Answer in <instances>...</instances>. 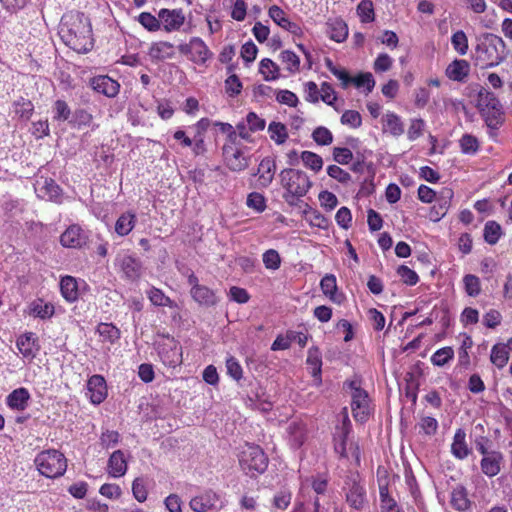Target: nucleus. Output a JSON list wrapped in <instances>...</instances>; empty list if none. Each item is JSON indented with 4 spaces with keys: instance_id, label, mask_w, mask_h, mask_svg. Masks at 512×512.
<instances>
[{
    "instance_id": "obj_1",
    "label": "nucleus",
    "mask_w": 512,
    "mask_h": 512,
    "mask_svg": "<svg viewBox=\"0 0 512 512\" xmlns=\"http://www.w3.org/2000/svg\"><path fill=\"white\" fill-rule=\"evenodd\" d=\"M281 185L285 188L284 198L291 203L290 198H300L306 195L312 183L308 175L301 170L292 168L283 169L279 173Z\"/></svg>"
},
{
    "instance_id": "obj_2",
    "label": "nucleus",
    "mask_w": 512,
    "mask_h": 512,
    "mask_svg": "<svg viewBox=\"0 0 512 512\" xmlns=\"http://www.w3.org/2000/svg\"><path fill=\"white\" fill-rule=\"evenodd\" d=\"M506 57V46L497 34H485L484 41L477 46V58L484 67H493Z\"/></svg>"
},
{
    "instance_id": "obj_3",
    "label": "nucleus",
    "mask_w": 512,
    "mask_h": 512,
    "mask_svg": "<svg viewBox=\"0 0 512 512\" xmlns=\"http://www.w3.org/2000/svg\"><path fill=\"white\" fill-rule=\"evenodd\" d=\"M342 423L336 427L334 434V451L342 459H349L350 456L360 465V449L357 443L351 442L347 448V439L351 432V422L348 417L347 409L342 412Z\"/></svg>"
},
{
    "instance_id": "obj_4",
    "label": "nucleus",
    "mask_w": 512,
    "mask_h": 512,
    "mask_svg": "<svg viewBox=\"0 0 512 512\" xmlns=\"http://www.w3.org/2000/svg\"><path fill=\"white\" fill-rule=\"evenodd\" d=\"M239 464L246 475L253 477L262 474L268 467V457L263 449L254 444H246L239 455Z\"/></svg>"
},
{
    "instance_id": "obj_5",
    "label": "nucleus",
    "mask_w": 512,
    "mask_h": 512,
    "mask_svg": "<svg viewBox=\"0 0 512 512\" xmlns=\"http://www.w3.org/2000/svg\"><path fill=\"white\" fill-rule=\"evenodd\" d=\"M34 462L38 471L47 478L60 477L67 468L65 456L57 450L42 451L36 456Z\"/></svg>"
},
{
    "instance_id": "obj_6",
    "label": "nucleus",
    "mask_w": 512,
    "mask_h": 512,
    "mask_svg": "<svg viewBox=\"0 0 512 512\" xmlns=\"http://www.w3.org/2000/svg\"><path fill=\"white\" fill-rule=\"evenodd\" d=\"M345 385L351 390V408L354 419L358 422H365L369 414L368 393L360 387L357 380L347 381Z\"/></svg>"
},
{
    "instance_id": "obj_7",
    "label": "nucleus",
    "mask_w": 512,
    "mask_h": 512,
    "mask_svg": "<svg viewBox=\"0 0 512 512\" xmlns=\"http://www.w3.org/2000/svg\"><path fill=\"white\" fill-rule=\"evenodd\" d=\"M343 490L346 492V501L350 507L356 510H362L366 503V491L360 484L358 473H351L346 476Z\"/></svg>"
},
{
    "instance_id": "obj_8",
    "label": "nucleus",
    "mask_w": 512,
    "mask_h": 512,
    "mask_svg": "<svg viewBox=\"0 0 512 512\" xmlns=\"http://www.w3.org/2000/svg\"><path fill=\"white\" fill-rule=\"evenodd\" d=\"M189 505L194 512H211L221 510L225 506V502L219 494L207 490L203 494L193 497Z\"/></svg>"
},
{
    "instance_id": "obj_9",
    "label": "nucleus",
    "mask_w": 512,
    "mask_h": 512,
    "mask_svg": "<svg viewBox=\"0 0 512 512\" xmlns=\"http://www.w3.org/2000/svg\"><path fill=\"white\" fill-rule=\"evenodd\" d=\"M179 51L186 55L191 61L203 64L211 56L207 46L200 38H193L188 44H180Z\"/></svg>"
},
{
    "instance_id": "obj_10",
    "label": "nucleus",
    "mask_w": 512,
    "mask_h": 512,
    "mask_svg": "<svg viewBox=\"0 0 512 512\" xmlns=\"http://www.w3.org/2000/svg\"><path fill=\"white\" fill-rule=\"evenodd\" d=\"M222 154L231 171L239 172L245 170L249 165V158L245 157L240 149L234 147V143L225 144Z\"/></svg>"
},
{
    "instance_id": "obj_11",
    "label": "nucleus",
    "mask_w": 512,
    "mask_h": 512,
    "mask_svg": "<svg viewBox=\"0 0 512 512\" xmlns=\"http://www.w3.org/2000/svg\"><path fill=\"white\" fill-rule=\"evenodd\" d=\"M66 46L78 53H87L93 48L92 34H59Z\"/></svg>"
},
{
    "instance_id": "obj_12",
    "label": "nucleus",
    "mask_w": 512,
    "mask_h": 512,
    "mask_svg": "<svg viewBox=\"0 0 512 512\" xmlns=\"http://www.w3.org/2000/svg\"><path fill=\"white\" fill-rule=\"evenodd\" d=\"M159 28L162 26L166 31L179 30L184 24L185 16L181 9H161L158 12Z\"/></svg>"
},
{
    "instance_id": "obj_13",
    "label": "nucleus",
    "mask_w": 512,
    "mask_h": 512,
    "mask_svg": "<svg viewBox=\"0 0 512 512\" xmlns=\"http://www.w3.org/2000/svg\"><path fill=\"white\" fill-rule=\"evenodd\" d=\"M168 340L160 345L158 354L164 365L175 367L182 362L181 347L173 339Z\"/></svg>"
},
{
    "instance_id": "obj_14",
    "label": "nucleus",
    "mask_w": 512,
    "mask_h": 512,
    "mask_svg": "<svg viewBox=\"0 0 512 512\" xmlns=\"http://www.w3.org/2000/svg\"><path fill=\"white\" fill-rule=\"evenodd\" d=\"M60 242L64 247L80 248L87 242V235L78 225H71L61 235Z\"/></svg>"
},
{
    "instance_id": "obj_15",
    "label": "nucleus",
    "mask_w": 512,
    "mask_h": 512,
    "mask_svg": "<svg viewBox=\"0 0 512 512\" xmlns=\"http://www.w3.org/2000/svg\"><path fill=\"white\" fill-rule=\"evenodd\" d=\"M90 86L97 93L106 97L113 98L119 93L120 85L117 81L104 75L94 77L90 81Z\"/></svg>"
},
{
    "instance_id": "obj_16",
    "label": "nucleus",
    "mask_w": 512,
    "mask_h": 512,
    "mask_svg": "<svg viewBox=\"0 0 512 512\" xmlns=\"http://www.w3.org/2000/svg\"><path fill=\"white\" fill-rule=\"evenodd\" d=\"M190 295L199 306L205 308L214 307L220 301V298L217 296L216 292L205 285L198 289L190 290Z\"/></svg>"
},
{
    "instance_id": "obj_17",
    "label": "nucleus",
    "mask_w": 512,
    "mask_h": 512,
    "mask_svg": "<svg viewBox=\"0 0 512 512\" xmlns=\"http://www.w3.org/2000/svg\"><path fill=\"white\" fill-rule=\"evenodd\" d=\"M90 393V400L93 404L102 403L107 396V387L105 379L100 375H93L87 384Z\"/></svg>"
},
{
    "instance_id": "obj_18",
    "label": "nucleus",
    "mask_w": 512,
    "mask_h": 512,
    "mask_svg": "<svg viewBox=\"0 0 512 512\" xmlns=\"http://www.w3.org/2000/svg\"><path fill=\"white\" fill-rule=\"evenodd\" d=\"M275 170L276 164L272 158L266 157L261 160L257 172L253 174L254 176L259 175V187L266 188L272 183Z\"/></svg>"
},
{
    "instance_id": "obj_19",
    "label": "nucleus",
    "mask_w": 512,
    "mask_h": 512,
    "mask_svg": "<svg viewBox=\"0 0 512 512\" xmlns=\"http://www.w3.org/2000/svg\"><path fill=\"white\" fill-rule=\"evenodd\" d=\"M503 459L501 452L495 450L491 451L489 455L483 457L481 460L480 465L482 472L488 477L496 476L501 470Z\"/></svg>"
},
{
    "instance_id": "obj_20",
    "label": "nucleus",
    "mask_w": 512,
    "mask_h": 512,
    "mask_svg": "<svg viewBox=\"0 0 512 512\" xmlns=\"http://www.w3.org/2000/svg\"><path fill=\"white\" fill-rule=\"evenodd\" d=\"M127 471V461L124 457V453L121 450L114 451L108 460V473L115 477H121L125 475Z\"/></svg>"
},
{
    "instance_id": "obj_21",
    "label": "nucleus",
    "mask_w": 512,
    "mask_h": 512,
    "mask_svg": "<svg viewBox=\"0 0 512 512\" xmlns=\"http://www.w3.org/2000/svg\"><path fill=\"white\" fill-rule=\"evenodd\" d=\"M320 288L323 294L328 297L332 302L340 304L343 300V295L337 293L336 277L333 274H326L320 281Z\"/></svg>"
},
{
    "instance_id": "obj_22",
    "label": "nucleus",
    "mask_w": 512,
    "mask_h": 512,
    "mask_svg": "<svg viewBox=\"0 0 512 512\" xmlns=\"http://www.w3.org/2000/svg\"><path fill=\"white\" fill-rule=\"evenodd\" d=\"M480 115L490 129H498L504 122V111L501 103L495 105V109H481Z\"/></svg>"
},
{
    "instance_id": "obj_23",
    "label": "nucleus",
    "mask_w": 512,
    "mask_h": 512,
    "mask_svg": "<svg viewBox=\"0 0 512 512\" xmlns=\"http://www.w3.org/2000/svg\"><path fill=\"white\" fill-rule=\"evenodd\" d=\"M149 55L157 61L170 59L175 55V46L169 42L154 43L149 49Z\"/></svg>"
},
{
    "instance_id": "obj_24",
    "label": "nucleus",
    "mask_w": 512,
    "mask_h": 512,
    "mask_svg": "<svg viewBox=\"0 0 512 512\" xmlns=\"http://www.w3.org/2000/svg\"><path fill=\"white\" fill-rule=\"evenodd\" d=\"M383 130L389 132L394 137H399L404 133V124L400 117L393 113L388 112L382 118Z\"/></svg>"
},
{
    "instance_id": "obj_25",
    "label": "nucleus",
    "mask_w": 512,
    "mask_h": 512,
    "mask_svg": "<svg viewBox=\"0 0 512 512\" xmlns=\"http://www.w3.org/2000/svg\"><path fill=\"white\" fill-rule=\"evenodd\" d=\"M30 394L26 388H18L12 391L7 397V404L12 409L25 410Z\"/></svg>"
},
{
    "instance_id": "obj_26",
    "label": "nucleus",
    "mask_w": 512,
    "mask_h": 512,
    "mask_svg": "<svg viewBox=\"0 0 512 512\" xmlns=\"http://www.w3.org/2000/svg\"><path fill=\"white\" fill-rule=\"evenodd\" d=\"M469 73V64L466 60H454L446 69V75L454 81H463Z\"/></svg>"
},
{
    "instance_id": "obj_27",
    "label": "nucleus",
    "mask_w": 512,
    "mask_h": 512,
    "mask_svg": "<svg viewBox=\"0 0 512 512\" xmlns=\"http://www.w3.org/2000/svg\"><path fill=\"white\" fill-rule=\"evenodd\" d=\"M466 434L463 429H458L455 432L453 443L451 445V452L452 454L458 458V459H464L466 458L470 450L465 442Z\"/></svg>"
},
{
    "instance_id": "obj_28",
    "label": "nucleus",
    "mask_w": 512,
    "mask_h": 512,
    "mask_svg": "<svg viewBox=\"0 0 512 512\" xmlns=\"http://www.w3.org/2000/svg\"><path fill=\"white\" fill-rule=\"evenodd\" d=\"M121 268L126 278L131 281H135L141 276V264L131 256L123 257Z\"/></svg>"
},
{
    "instance_id": "obj_29",
    "label": "nucleus",
    "mask_w": 512,
    "mask_h": 512,
    "mask_svg": "<svg viewBox=\"0 0 512 512\" xmlns=\"http://www.w3.org/2000/svg\"><path fill=\"white\" fill-rule=\"evenodd\" d=\"M60 289L63 297L68 302H74L78 298L77 281L72 276H65L60 281Z\"/></svg>"
},
{
    "instance_id": "obj_30",
    "label": "nucleus",
    "mask_w": 512,
    "mask_h": 512,
    "mask_svg": "<svg viewBox=\"0 0 512 512\" xmlns=\"http://www.w3.org/2000/svg\"><path fill=\"white\" fill-rule=\"evenodd\" d=\"M503 234L501 225L493 220L487 221L484 226L483 237L489 245H495Z\"/></svg>"
},
{
    "instance_id": "obj_31",
    "label": "nucleus",
    "mask_w": 512,
    "mask_h": 512,
    "mask_svg": "<svg viewBox=\"0 0 512 512\" xmlns=\"http://www.w3.org/2000/svg\"><path fill=\"white\" fill-rule=\"evenodd\" d=\"M306 362L312 368V376L321 381L322 357L318 347L313 346L308 350Z\"/></svg>"
},
{
    "instance_id": "obj_32",
    "label": "nucleus",
    "mask_w": 512,
    "mask_h": 512,
    "mask_svg": "<svg viewBox=\"0 0 512 512\" xmlns=\"http://www.w3.org/2000/svg\"><path fill=\"white\" fill-rule=\"evenodd\" d=\"M501 103L499 99L495 96L494 93L488 91L487 89L482 88L478 93V99L476 103V107L481 113V109H495V105Z\"/></svg>"
},
{
    "instance_id": "obj_33",
    "label": "nucleus",
    "mask_w": 512,
    "mask_h": 512,
    "mask_svg": "<svg viewBox=\"0 0 512 512\" xmlns=\"http://www.w3.org/2000/svg\"><path fill=\"white\" fill-rule=\"evenodd\" d=\"M451 504L459 511H465L469 508L470 501L467 498V492L463 486H459L452 491Z\"/></svg>"
},
{
    "instance_id": "obj_34",
    "label": "nucleus",
    "mask_w": 512,
    "mask_h": 512,
    "mask_svg": "<svg viewBox=\"0 0 512 512\" xmlns=\"http://www.w3.org/2000/svg\"><path fill=\"white\" fill-rule=\"evenodd\" d=\"M379 495L382 512H399L396 501L389 495L387 485H379Z\"/></svg>"
},
{
    "instance_id": "obj_35",
    "label": "nucleus",
    "mask_w": 512,
    "mask_h": 512,
    "mask_svg": "<svg viewBox=\"0 0 512 512\" xmlns=\"http://www.w3.org/2000/svg\"><path fill=\"white\" fill-rule=\"evenodd\" d=\"M135 216L133 214L121 215L115 224V231L120 236H125L130 233L134 227Z\"/></svg>"
},
{
    "instance_id": "obj_36",
    "label": "nucleus",
    "mask_w": 512,
    "mask_h": 512,
    "mask_svg": "<svg viewBox=\"0 0 512 512\" xmlns=\"http://www.w3.org/2000/svg\"><path fill=\"white\" fill-rule=\"evenodd\" d=\"M148 298L155 306L174 307L175 303L168 296H166L160 289L152 287L148 292Z\"/></svg>"
},
{
    "instance_id": "obj_37",
    "label": "nucleus",
    "mask_w": 512,
    "mask_h": 512,
    "mask_svg": "<svg viewBox=\"0 0 512 512\" xmlns=\"http://www.w3.org/2000/svg\"><path fill=\"white\" fill-rule=\"evenodd\" d=\"M31 313L41 319L50 318L54 314V306L50 303H44L38 300L32 303Z\"/></svg>"
},
{
    "instance_id": "obj_38",
    "label": "nucleus",
    "mask_w": 512,
    "mask_h": 512,
    "mask_svg": "<svg viewBox=\"0 0 512 512\" xmlns=\"http://www.w3.org/2000/svg\"><path fill=\"white\" fill-rule=\"evenodd\" d=\"M268 132L270 133V137L277 144H283L287 138L288 133L284 124L280 122H271L268 127Z\"/></svg>"
},
{
    "instance_id": "obj_39",
    "label": "nucleus",
    "mask_w": 512,
    "mask_h": 512,
    "mask_svg": "<svg viewBox=\"0 0 512 512\" xmlns=\"http://www.w3.org/2000/svg\"><path fill=\"white\" fill-rule=\"evenodd\" d=\"M491 362L498 368H503L509 359L508 351L505 346L494 345L491 350Z\"/></svg>"
},
{
    "instance_id": "obj_40",
    "label": "nucleus",
    "mask_w": 512,
    "mask_h": 512,
    "mask_svg": "<svg viewBox=\"0 0 512 512\" xmlns=\"http://www.w3.org/2000/svg\"><path fill=\"white\" fill-rule=\"evenodd\" d=\"M351 84H354L357 88L365 87L367 93H370L375 86V80L370 72H364L356 77L351 76Z\"/></svg>"
},
{
    "instance_id": "obj_41",
    "label": "nucleus",
    "mask_w": 512,
    "mask_h": 512,
    "mask_svg": "<svg viewBox=\"0 0 512 512\" xmlns=\"http://www.w3.org/2000/svg\"><path fill=\"white\" fill-rule=\"evenodd\" d=\"M301 159L306 167L315 172L320 171L323 167V159L318 154L311 151H303Z\"/></svg>"
},
{
    "instance_id": "obj_42",
    "label": "nucleus",
    "mask_w": 512,
    "mask_h": 512,
    "mask_svg": "<svg viewBox=\"0 0 512 512\" xmlns=\"http://www.w3.org/2000/svg\"><path fill=\"white\" fill-rule=\"evenodd\" d=\"M35 345V338L33 333H28L17 340V347L25 357H34L32 346Z\"/></svg>"
},
{
    "instance_id": "obj_43",
    "label": "nucleus",
    "mask_w": 512,
    "mask_h": 512,
    "mask_svg": "<svg viewBox=\"0 0 512 512\" xmlns=\"http://www.w3.org/2000/svg\"><path fill=\"white\" fill-rule=\"evenodd\" d=\"M466 293L471 297H476L481 292L480 279L472 274H467L463 278Z\"/></svg>"
},
{
    "instance_id": "obj_44",
    "label": "nucleus",
    "mask_w": 512,
    "mask_h": 512,
    "mask_svg": "<svg viewBox=\"0 0 512 512\" xmlns=\"http://www.w3.org/2000/svg\"><path fill=\"white\" fill-rule=\"evenodd\" d=\"M454 356V351L451 347H444L437 350L431 357V362L435 366H444L448 363Z\"/></svg>"
},
{
    "instance_id": "obj_45",
    "label": "nucleus",
    "mask_w": 512,
    "mask_h": 512,
    "mask_svg": "<svg viewBox=\"0 0 512 512\" xmlns=\"http://www.w3.org/2000/svg\"><path fill=\"white\" fill-rule=\"evenodd\" d=\"M357 14L364 23L374 19L373 3L370 0H362L357 6Z\"/></svg>"
},
{
    "instance_id": "obj_46",
    "label": "nucleus",
    "mask_w": 512,
    "mask_h": 512,
    "mask_svg": "<svg viewBox=\"0 0 512 512\" xmlns=\"http://www.w3.org/2000/svg\"><path fill=\"white\" fill-rule=\"evenodd\" d=\"M98 333L110 341L111 343L115 342L120 338V331L112 324L108 323H100L97 327Z\"/></svg>"
},
{
    "instance_id": "obj_47",
    "label": "nucleus",
    "mask_w": 512,
    "mask_h": 512,
    "mask_svg": "<svg viewBox=\"0 0 512 512\" xmlns=\"http://www.w3.org/2000/svg\"><path fill=\"white\" fill-rule=\"evenodd\" d=\"M278 67L270 59L265 58L260 63V72L263 74L266 81L274 80L278 78Z\"/></svg>"
},
{
    "instance_id": "obj_48",
    "label": "nucleus",
    "mask_w": 512,
    "mask_h": 512,
    "mask_svg": "<svg viewBox=\"0 0 512 512\" xmlns=\"http://www.w3.org/2000/svg\"><path fill=\"white\" fill-rule=\"evenodd\" d=\"M460 147L465 154H475L479 149V142L475 136L464 134L460 139Z\"/></svg>"
},
{
    "instance_id": "obj_49",
    "label": "nucleus",
    "mask_w": 512,
    "mask_h": 512,
    "mask_svg": "<svg viewBox=\"0 0 512 512\" xmlns=\"http://www.w3.org/2000/svg\"><path fill=\"white\" fill-rule=\"evenodd\" d=\"M453 198V191L448 187H444L436 194V202H440V215H445L451 204Z\"/></svg>"
},
{
    "instance_id": "obj_50",
    "label": "nucleus",
    "mask_w": 512,
    "mask_h": 512,
    "mask_svg": "<svg viewBox=\"0 0 512 512\" xmlns=\"http://www.w3.org/2000/svg\"><path fill=\"white\" fill-rule=\"evenodd\" d=\"M313 140L322 146H326L332 143L333 135L329 129L326 127L320 126L317 127L312 133Z\"/></svg>"
},
{
    "instance_id": "obj_51",
    "label": "nucleus",
    "mask_w": 512,
    "mask_h": 512,
    "mask_svg": "<svg viewBox=\"0 0 512 512\" xmlns=\"http://www.w3.org/2000/svg\"><path fill=\"white\" fill-rule=\"evenodd\" d=\"M269 16L281 28L286 29V30H288L290 28L291 23L286 18L284 11L280 7H278L276 5L270 7Z\"/></svg>"
},
{
    "instance_id": "obj_52",
    "label": "nucleus",
    "mask_w": 512,
    "mask_h": 512,
    "mask_svg": "<svg viewBox=\"0 0 512 512\" xmlns=\"http://www.w3.org/2000/svg\"><path fill=\"white\" fill-rule=\"evenodd\" d=\"M242 83L239 77L235 74H231L225 80V91L230 97H235L241 93Z\"/></svg>"
},
{
    "instance_id": "obj_53",
    "label": "nucleus",
    "mask_w": 512,
    "mask_h": 512,
    "mask_svg": "<svg viewBox=\"0 0 512 512\" xmlns=\"http://www.w3.org/2000/svg\"><path fill=\"white\" fill-rule=\"evenodd\" d=\"M397 273L407 285L413 286L419 281L417 273L406 265H400L397 269Z\"/></svg>"
},
{
    "instance_id": "obj_54",
    "label": "nucleus",
    "mask_w": 512,
    "mask_h": 512,
    "mask_svg": "<svg viewBox=\"0 0 512 512\" xmlns=\"http://www.w3.org/2000/svg\"><path fill=\"white\" fill-rule=\"evenodd\" d=\"M54 119L58 121H67L71 116V109L64 100H57L54 103Z\"/></svg>"
},
{
    "instance_id": "obj_55",
    "label": "nucleus",
    "mask_w": 512,
    "mask_h": 512,
    "mask_svg": "<svg viewBox=\"0 0 512 512\" xmlns=\"http://www.w3.org/2000/svg\"><path fill=\"white\" fill-rule=\"evenodd\" d=\"M246 204L257 212H263L266 208L265 198L258 192H252L248 195Z\"/></svg>"
},
{
    "instance_id": "obj_56",
    "label": "nucleus",
    "mask_w": 512,
    "mask_h": 512,
    "mask_svg": "<svg viewBox=\"0 0 512 512\" xmlns=\"http://www.w3.org/2000/svg\"><path fill=\"white\" fill-rule=\"evenodd\" d=\"M263 263L267 269H278L281 264L279 253L274 249L267 250L263 254Z\"/></svg>"
},
{
    "instance_id": "obj_57",
    "label": "nucleus",
    "mask_w": 512,
    "mask_h": 512,
    "mask_svg": "<svg viewBox=\"0 0 512 512\" xmlns=\"http://www.w3.org/2000/svg\"><path fill=\"white\" fill-rule=\"evenodd\" d=\"M341 123L358 128L362 124V118L359 112L355 110H346L341 116Z\"/></svg>"
},
{
    "instance_id": "obj_58",
    "label": "nucleus",
    "mask_w": 512,
    "mask_h": 512,
    "mask_svg": "<svg viewBox=\"0 0 512 512\" xmlns=\"http://www.w3.org/2000/svg\"><path fill=\"white\" fill-rule=\"evenodd\" d=\"M327 174L342 184H347L351 180V175L337 165L328 166Z\"/></svg>"
},
{
    "instance_id": "obj_59",
    "label": "nucleus",
    "mask_w": 512,
    "mask_h": 512,
    "mask_svg": "<svg viewBox=\"0 0 512 512\" xmlns=\"http://www.w3.org/2000/svg\"><path fill=\"white\" fill-rule=\"evenodd\" d=\"M353 159V153L349 148L334 147L333 160L341 165L348 164Z\"/></svg>"
},
{
    "instance_id": "obj_60",
    "label": "nucleus",
    "mask_w": 512,
    "mask_h": 512,
    "mask_svg": "<svg viewBox=\"0 0 512 512\" xmlns=\"http://www.w3.org/2000/svg\"><path fill=\"white\" fill-rule=\"evenodd\" d=\"M93 121V116L85 109H77L73 114L74 124H76L79 128L83 126H90Z\"/></svg>"
},
{
    "instance_id": "obj_61",
    "label": "nucleus",
    "mask_w": 512,
    "mask_h": 512,
    "mask_svg": "<svg viewBox=\"0 0 512 512\" xmlns=\"http://www.w3.org/2000/svg\"><path fill=\"white\" fill-rule=\"evenodd\" d=\"M424 126L425 122L423 119H413L407 132L408 139L414 141L419 138L423 133Z\"/></svg>"
},
{
    "instance_id": "obj_62",
    "label": "nucleus",
    "mask_w": 512,
    "mask_h": 512,
    "mask_svg": "<svg viewBox=\"0 0 512 512\" xmlns=\"http://www.w3.org/2000/svg\"><path fill=\"white\" fill-rule=\"evenodd\" d=\"M139 22L142 24V26L149 30H157L159 29V17H155L150 13L143 12L139 15Z\"/></svg>"
},
{
    "instance_id": "obj_63",
    "label": "nucleus",
    "mask_w": 512,
    "mask_h": 512,
    "mask_svg": "<svg viewBox=\"0 0 512 512\" xmlns=\"http://www.w3.org/2000/svg\"><path fill=\"white\" fill-rule=\"evenodd\" d=\"M419 426L426 435L432 436L437 432L438 422L435 418L426 416L421 419Z\"/></svg>"
},
{
    "instance_id": "obj_64",
    "label": "nucleus",
    "mask_w": 512,
    "mask_h": 512,
    "mask_svg": "<svg viewBox=\"0 0 512 512\" xmlns=\"http://www.w3.org/2000/svg\"><path fill=\"white\" fill-rule=\"evenodd\" d=\"M335 220L340 227L348 229L352 221L350 210L347 207H341L335 215Z\"/></svg>"
}]
</instances>
